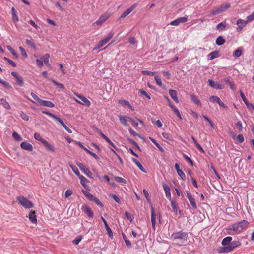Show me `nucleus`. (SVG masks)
Listing matches in <instances>:
<instances>
[{"label": "nucleus", "mask_w": 254, "mask_h": 254, "mask_svg": "<svg viewBox=\"0 0 254 254\" xmlns=\"http://www.w3.org/2000/svg\"><path fill=\"white\" fill-rule=\"evenodd\" d=\"M232 240V238L230 236H228L223 239L222 241V245L224 246H226L230 244L231 241Z\"/></svg>", "instance_id": "21"}, {"label": "nucleus", "mask_w": 254, "mask_h": 254, "mask_svg": "<svg viewBox=\"0 0 254 254\" xmlns=\"http://www.w3.org/2000/svg\"><path fill=\"white\" fill-rule=\"evenodd\" d=\"M118 103L123 106H127L131 108V106L129 102L126 100H120L118 101Z\"/></svg>", "instance_id": "30"}, {"label": "nucleus", "mask_w": 254, "mask_h": 254, "mask_svg": "<svg viewBox=\"0 0 254 254\" xmlns=\"http://www.w3.org/2000/svg\"><path fill=\"white\" fill-rule=\"evenodd\" d=\"M237 138L240 143H242L244 141V137L242 134L238 135Z\"/></svg>", "instance_id": "61"}, {"label": "nucleus", "mask_w": 254, "mask_h": 254, "mask_svg": "<svg viewBox=\"0 0 254 254\" xmlns=\"http://www.w3.org/2000/svg\"><path fill=\"white\" fill-rule=\"evenodd\" d=\"M170 202H171V207L173 209V211L174 212L177 213V211H178V208H177V204L173 200H171V201H170Z\"/></svg>", "instance_id": "45"}, {"label": "nucleus", "mask_w": 254, "mask_h": 254, "mask_svg": "<svg viewBox=\"0 0 254 254\" xmlns=\"http://www.w3.org/2000/svg\"><path fill=\"white\" fill-rule=\"evenodd\" d=\"M178 175L183 180H185L186 179V175L183 171L181 170H178L177 172Z\"/></svg>", "instance_id": "50"}, {"label": "nucleus", "mask_w": 254, "mask_h": 254, "mask_svg": "<svg viewBox=\"0 0 254 254\" xmlns=\"http://www.w3.org/2000/svg\"><path fill=\"white\" fill-rule=\"evenodd\" d=\"M0 104L6 109H10L11 108L9 104L4 99L0 100Z\"/></svg>", "instance_id": "25"}, {"label": "nucleus", "mask_w": 254, "mask_h": 254, "mask_svg": "<svg viewBox=\"0 0 254 254\" xmlns=\"http://www.w3.org/2000/svg\"><path fill=\"white\" fill-rule=\"evenodd\" d=\"M151 223L152 228L154 229V230H155V224H156V218H155V215L154 212V209L153 207H151Z\"/></svg>", "instance_id": "16"}, {"label": "nucleus", "mask_w": 254, "mask_h": 254, "mask_svg": "<svg viewBox=\"0 0 254 254\" xmlns=\"http://www.w3.org/2000/svg\"><path fill=\"white\" fill-rule=\"evenodd\" d=\"M50 57V55L49 54H46L45 55L40 57V59L43 61V62L45 63V64H48L49 63V59Z\"/></svg>", "instance_id": "27"}, {"label": "nucleus", "mask_w": 254, "mask_h": 254, "mask_svg": "<svg viewBox=\"0 0 254 254\" xmlns=\"http://www.w3.org/2000/svg\"><path fill=\"white\" fill-rule=\"evenodd\" d=\"M36 63L39 67H41L43 65V62L41 59H37L36 60Z\"/></svg>", "instance_id": "63"}, {"label": "nucleus", "mask_w": 254, "mask_h": 254, "mask_svg": "<svg viewBox=\"0 0 254 254\" xmlns=\"http://www.w3.org/2000/svg\"><path fill=\"white\" fill-rule=\"evenodd\" d=\"M77 165L78 167L83 171V172L88 177L90 178H92V173L90 171V170L82 163L78 162L77 163Z\"/></svg>", "instance_id": "6"}, {"label": "nucleus", "mask_w": 254, "mask_h": 254, "mask_svg": "<svg viewBox=\"0 0 254 254\" xmlns=\"http://www.w3.org/2000/svg\"><path fill=\"white\" fill-rule=\"evenodd\" d=\"M29 219L31 222L35 223L37 222V218L34 211H31L29 214Z\"/></svg>", "instance_id": "17"}, {"label": "nucleus", "mask_w": 254, "mask_h": 254, "mask_svg": "<svg viewBox=\"0 0 254 254\" xmlns=\"http://www.w3.org/2000/svg\"><path fill=\"white\" fill-rule=\"evenodd\" d=\"M19 49L21 52L22 55L25 57H27V54L26 51L25 50V49L24 48H23L22 47H19Z\"/></svg>", "instance_id": "58"}, {"label": "nucleus", "mask_w": 254, "mask_h": 254, "mask_svg": "<svg viewBox=\"0 0 254 254\" xmlns=\"http://www.w3.org/2000/svg\"><path fill=\"white\" fill-rule=\"evenodd\" d=\"M113 35L114 33L110 32L104 39L100 40L98 42L97 45L94 47V50H97L102 47L109 42V41L113 37Z\"/></svg>", "instance_id": "3"}, {"label": "nucleus", "mask_w": 254, "mask_h": 254, "mask_svg": "<svg viewBox=\"0 0 254 254\" xmlns=\"http://www.w3.org/2000/svg\"><path fill=\"white\" fill-rule=\"evenodd\" d=\"M119 120L120 122L124 126L127 125V120L125 116H120Z\"/></svg>", "instance_id": "39"}, {"label": "nucleus", "mask_w": 254, "mask_h": 254, "mask_svg": "<svg viewBox=\"0 0 254 254\" xmlns=\"http://www.w3.org/2000/svg\"><path fill=\"white\" fill-rule=\"evenodd\" d=\"M143 194H144L146 199L147 200V201L148 202H150V198L149 197V195L148 191L145 189H144L143 190Z\"/></svg>", "instance_id": "56"}, {"label": "nucleus", "mask_w": 254, "mask_h": 254, "mask_svg": "<svg viewBox=\"0 0 254 254\" xmlns=\"http://www.w3.org/2000/svg\"><path fill=\"white\" fill-rule=\"evenodd\" d=\"M183 157H184V158L187 161H188V162L190 163L192 165H193V162H192V160L188 156H187L186 154H184L183 155Z\"/></svg>", "instance_id": "59"}, {"label": "nucleus", "mask_w": 254, "mask_h": 254, "mask_svg": "<svg viewBox=\"0 0 254 254\" xmlns=\"http://www.w3.org/2000/svg\"><path fill=\"white\" fill-rule=\"evenodd\" d=\"M219 56V53L217 51H214L208 55V59L212 60Z\"/></svg>", "instance_id": "18"}, {"label": "nucleus", "mask_w": 254, "mask_h": 254, "mask_svg": "<svg viewBox=\"0 0 254 254\" xmlns=\"http://www.w3.org/2000/svg\"><path fill=\"white\" fill-rule=\"evenodd\" d=\"M31 95L32 97V98L35 100V101H34V102L38 104L41 99L39 98L35 93L33 92L31 93Z\"/></svg>", "instance_id": "40"}, {"label": "nucleus", "mask_w": 254, "mask_h": 254, "mask_svg": "<svg viewBox=\"0 0 254 254\" xmlns=\"http://www.w3.org/2000/svg\"><path fill=\"white\" fill-rule=\"evenodd\" d=\"M245 104H246V105L247 106V108L250 110H252H252H254V105L252 103H249L248 101H247Z\"/></svg>", "instance_id": "52"}, {"label": "nucleus", "mask_w": 254, "mask_h": 254, "mask_svg": "<svg viewBox=\"0 0 254 254\" xmlns=\"http://www.w3.org/2000/svg\"><path fill=\"white\" fill-rule=\"evenodd\" d=\"M17 200L19 201V203L24 207L26 208H32L33 205L32 202L30 201L28 199H27L25 197L23 196H20L17 197Z\"/></svg>", "instance_id": "4"}, {"label": "nucleus", "mask_w": 254, "mask_h": 254, "mask_svg": "<svg viewBox=\"0 0 254 254\" xmlns=\"http://www.w3.org/2000/svg\"><path fill=\"white\" fill-rule=\"evenodd\" d=\"M58 122L69 133H72V130L68 127L67 126L65 125V124L63 122V121L60 118L59 119Z\"/></svg>", "instance_id": "26"}, {"label": "nucleus", "mask_w": 254, "mask_h": 254, "mask_svg": "<svg viewBox=\"0 0 254 254\" xmlns=\"http://www.w3.org/2000/svg\"><path fill=\"white\" fill-rule=\"evenodd\" d=\"M230 7V4H225L221 5L219 8H218L220 13L225 11L227 9H228Z\"/></svg>", "instance_id": "24"}, {"label": "nucleus", "mask_w": 254, "mask_h": 254, "mask_svg": "<svg viewBox=\"0 0 254 254\" xmlns=\"http://www.w3.org/2000/svg\"><path fill=\"white\" fill-rule=\"evenodd\" d=\"M225 40L221 36H219L216 40V43L219 46L223 45L225 43Z\"/></svg>", "instance_id": "22"}, {"label": "nucleus", "mask_w": 254, "mask_h": 254, "mask_svg": "<svg viewBox=\"0 0 254 254\" xmlns=\"http://www.w3.org/2000/svg\"><path fill=\"white\" fill-rule=\"evenodd\" d=\"M72 194V190H71L70 189H68L66 190L65 193V195L66 197H68L69 196L71 195Z\"/></svg>", "instance_id": "64"}, {"label": "nucleus", "mask_w": 254, "mask_h": 254, "mask_svg": "<svg viewBox=\"0 0 254 254\" xmlns=\"http://www.w3.org/2000/svg\"><path fill=\"white\" fill-rule=\"evenodd\" d=\"M137 6V4H134L129 8L127 9L120 16L119 20H121L129 14Z\"/></svg>", "instance_id": "7"}, {"label": "nucleus", "mask_w": 254, "mask_h": 254, "mask_svg": "<svg viewBox=\"0 0 254 254\" xmlns=\"http://www.w3.org/2000/svg\"><path fill=\"white\" fill-rule=\"evenodd\" d=\"M25 42L27 45L31 46V47L33 48L34 49H36L35 44L34 42H33L31 40L26 39Z\"/></svg>", "instance_id": "47"}, {"label": "nucleus", "mask_w": 254, "mask_h": 254, "mask_svg": "<svg viewBox=\"0 0 254 254\" xmlns=\"http://www.w3.org/2000/svg\"><path fill=\"white\" fill-rule=\"evenodd\" d=\"M187 17H182L172 21L170 24L171 25L177 26L180 23H185L187 21Z\"/></svg>", "instance_id": "9"}, {"label": "nucleus", "mask_w": 254, "mask_h": 254, "mask_svg": "<svg viewBox=\"0 0 254 254\" xmlns=\"http://www.w3.org/2000/svg\"><path fill=\"white\" fill-rule=\"evenodd\" d=\"M128 119L131 122L132 126H133L134 127H138V123L137 121H135L130 117H128Z\"/></svg>", "instance_id": "46"}, {"label": "nucleus", "mask_w": 254, "mask_h": 254, "mask_svg": "<svg viewBox=\"0 0 254 254\" xmlns=\"http://www.w3.org/2000/svg\"><path fill=\"white\" fill-rule=\"evenodd\" d=\"M16 81V83L18 85L21 87L23 86V81L22 77L19 75L17 78H15Z\"/></svg>", "instance_id": "32"}, {"label": "nucleus", "mask_w": 254, "mask_h": 254, "mask_svg": "<svg viewBox=\"0 0 254 254\" xmlns=\"http://www.w3.org/2000/svg\"><path fill=\"white\" fill-rule=\"evenodd\" d=\"M190 98L191 101L194 103L195 104L197 105H200L201 103L199 100L197 98V97L194 94L190 95Z\"/></svg>", "instance_id": "23"}, {"label": "nucleus", "mask_w": 254, "mask_h": 254, "mask_svg": "<svg viewBox=\"0 0 254 254\" xmlns=\"http://www.w3.org/2000/svg\"><path fill=\"white\" fill-rule=\"evenodd\" d=\"M75 95L78 98H79L82 101V102H81V101H79L76 99L75 101L77 103L81 104L86 105L87 106H90V102L85 97H84L82 95H81L77 94H76Z\"/></svg>", "instance_id": "8"}, {"label": "nucleus", "mask_w": 254, "mask_h": 254, "mask_svg": "<svg viewBox=\"0 0 254 254\" xmlns=\"http://www.w3.org/2000/svg\"><path fill=\"white\" fill-rule=\"evenodd\" d=\"M208 82H209V85L212 88H216L217 83H216L214 81H213L212 80H211V79H209L208 80Z\"/></svg>", "instance_id": "57"}, {"label": "nucleus", "mask_w": 254, "mask_h": 254, "mask_svg": "<svg viewBox=\"0 0 254 254\" xmlns=\"http://www.w3.org/2000/svg\"><path fill=\"white\" fill-rule=\"evenodd\" d=\"M225 22H221L219 23L216 26V29L220 31L224 30L225 29Z\"/></svg>", "instance_id": "29"}, {"label": "nucleus", "mask_w": 254, "mask_h": 254, "mask_svg": "<svg viewBox=\"0 0 254 254\" xmlns=\"http://www.w3.org/2000/svg\"><path fill=\"white\" fill-rule=\"evenodd\" d=\"M132 161L138 167L139 169L144 172H145L143 166L141 164V163L136 159L132 158Z\"/></svg>", "instance_id": "28"}, {"label": "nucleus", "mask_w": 254, "mask_h": 254, "mask_svg": "<svg viewBox=\"0 0 254 254\" xmlns=\"http://www.w3.org/2000/svg\"><path fill=\"white\" fill-rule=\"evenodd\" d=\"M186 193L187 194V197L188 199H189V201L191 206H192V208L195 210L196 209L197 207V205L196 203L195 199L192 196L191 194L190 193V192L189 191L186 190Z\"/></svg>", "instance_id": "5"}, {"label": "nucleus", "mask_w": 254, "mask_h": 254, "mask_svg": "<svg viewBox=\"0 0 254 254\" xmlns=\"http://www.w3.org/2000/svg\"><path fill=\"white\" fill-rule=\"evenodd\" d=\"M154 79L157 85H158L159 86H161L162 85V80L160 77H159L158 76H156L154 77Z\"/></svg>", "instance_id": "54"}, {"label": "nucleus", "mask_w": 254, "mask_h": 254, "mask_svg": "<svg viewBox=\"0 0 254 254\" xmlns=\"http://www.w3.org/2000/svg\"><path fill=\"white\" fill-rule=\"evenodd\" d=\"M114 180L115 181L121 184H126L127 183V181L125 179L118 176L115 177Z\"/></svg>", "instance_id": "33"}, {"label": "nucleus", "mask_w": 254, "mask_h": 254, "mask_svg": "<svg viewBox=\"0 0 254 254\" xmlns=\"http://www.w3.org/2000/svg\"><path fill=\"white\" fill-rule=\"evenodd\" d=\"M248 23V21L243 20L242 19H238L237 21V25L238 27L237 29L238 31H240L242 30L243 28Z\"/></svg>", "instance_id": "11"}, {"label": "nucleus", "mask_w": 254, "mask_h": 254, "mask_svg": "<svg viewBox=\"0 0 254 254\" xmlns=\"http://www.w3.org/2000/svg\"><path fill=\"white\" fill-rule=\"evenodd\" d=\"M47 115L49 116H50V117L53 118V119H54L57 121H59V119H60V118L58 117V116H57L55 115L54 114H53L52 113H51L50 112H49V113H47Z\"/></svg>", "instance_id": "62"}, {"label": "nucleus", "mask_w": 254, "mask_h": 254, "mask_svg": "<svg viewBox=\"0 0 254 254\" xmlns=\"http://www.w3.org/2000/svg\"><path fill=\"white\" fill-rule=\"evenodd\" d=\"M12 19L14 22H16L18 21V17L16 14V11L14 9V8H12Z\"/></svg>", "instance_id": "38"}, {"label": "nucleus", "mask_w": 254, "mask_h": 254, "mask_svg": "<svg viewBox=\"0 0 254 254\" xmlns=\"http://www.w3.org/2000/svg\"><path fill=\"white\" fill-rule=\"evenodd\" d=\"M34 137L36 140L40 141L41 143H43V141H45V139L42 138L38 133H35L34 134Z\"/></svg>", "instance_id": "36"}, {"label": "nucleus", "mask_w": 254, "mask_h": 254, "mask_svg": "<svg viewBox=\"0 0 254 254\" xmlns=\"http://www.w3.org/2000/svg\"><path fill=\"white\" fill-rule=\"evenodd\" d=\"M84 194L90 200H91V201H93V200L96 197L95 196H94L93 195H92V194H91L90 192H89L88 191H85L84 192Z\"/></svg>", "instance_id": "34"}, {"label": "nucleus", "mask_w": 254, "mask_h": 254, "mask_svg": "<svg viewBox=\"0 0 254 254\" xmlns=\"http://www.w3.org/2000/svg\"><path fill=\"white\" fill-rule=\"evenodd\" d=\"M125 215L128 220H130V221H132V216L130 214V213H129V212H128L127 211H126L125 212Z\"/></svg>", "instance_id": "60"}, {"label": "nucleus", "mask_w": 254, "mask_h": 254, "mask_svg": "<svg viewBox=\"0 0 254 254\" xmlns=\"http://www.w3.org/2000/svg\"><path fill=\"white\" fill-rule=\"evenodd\" d=\"M109 16L107 14H103L101 15L98 20H97L95 23H94L93 25H99L100 26L101 24L104 23L108 18Z\"/></svg>", "instance_id": "10"}, {"label": "nucleus", "mask_w": 254, "mask_h": 254, "mask_svg": "<svg viewBox=\"0 0 254 254\" xmlns=\"http://www.w3.org/2000/svg\"><path fill=\"white\" fill-rule=\"evenodd\" d=\"M249 222L248 221L243 220L242 221L236 222L233 225L229 226L227 230L233 231L235 233H239L241 232L243 230L248 227Z\"/></svg>", "instance_id": "2"}, {"label": "nucleus", "mask_w": 254, "mask_h": 254, "mask_svg": "<svg viewBox=\"0 0 254 254\" xmlns=\"http://www.w3.org/2000/svg\"><path fill=\"white\" fill-rule=\"evenodd\" d=\"M21 147L24 150L31 151L33 150V146L32 145L26 141L22 142L20 144Z\"/></svg>", "instance_id": "12"}, {"label": "nucleus", "mask_w": 254, "mask_h": 254, "mask_svg": "<svg viewBox=\"0 0 254 254\" xmlns=\"http://www.w3.org/2000/svg\"><path fill=\"white\" fill-rule=\"evenodd\" d=\"M70 167L71 168L73 172L77 176H79L80 172L79 171L78 168L76 167L75 165H70Z\"/></svg>", "instance_id": "37"}, {"label": "nucleus", "mask_w": 254, "mask_h": 254, "mask_svg": "<svg viewBox=\"0 0 254 254\" xmlns=\"http://www.w3.org/2000/svg\"><path fill=\"white\" fill-rule=\"evenodd\" d=\"M82 237L81 236H78L75 238L72 241L73 244L77 245L82 240Z\"/></svg>", "instance_id": "43"}, {"label": "nucleus", "mask_w": 254, "mask_h": 254, "mask_svg": "<svg viewBox=\"0 0 254 254\" xmlns=\"http://www.w3.org/2000/svg\"><path fill=\"white\" fill-rule=\"evenodd\" d=\"M38 105L51 108L55 106V105L53 102L49 101L43 100L42 99H41Z\"/></svg>", "instance_id": "14"}, {"label": "nucleus", "mask_w": 254, "mask_h": 254, "mask_svg": "<svg viewBox=\"0 0 254 254\" xmlns=\"http://www.w3.org/2000/svg\"><path fill=\"white\" fill-rule=\"evenodd\" d=\"M12 136L16 141H20L22 139L21 137L16 132L12 133Z\"/></svg>", "instance_id": "48"}, {"label": "nucleus", "mask_w": 254, "mask_h": 254, "mask_svg": "<svg viewBox=\"0 0 254 254\" xmlns=\"http://www.w3.org/2000/svg\"><path fill=\"white\" fill-rule=\"evenodd\" d=\"M99 134L100 136L103 138L107 142H108L114 148H116L115 145L110 140L109 138H108L104 134H103L101 131L99 132Z\"/></svg>", "instance_id": "20"}, {"label": "nucleus", "mask_w": 254, "mask_h": 254, "mask_svg": "<svg viewBox=\"0 0 254 254\" xmlns=\"http://www.w3.org/2000/svg\"><path fill=\"white\" fill-rule=\"evenodd\" d=\"M172 109L174 111V113L179 118L180 120L182 119V116L179 112V110L175 107H172Z\"/></svg>", "instance_id": "35"}, {"label": "nucleus", "mask_w": 254, "mask_h": 254, "mask_svg": "<svg viewBox=\"0 0 254 254\" xmlns=\"http://www.w3.org/2000/svg\"><path fill=\"white\" fill-rule=\"evenodd\" d=\"M42 143L47 150H49L52 152H54L55 151V148L54 147V146L51 144H49L48 142V141H47L46 140H45V141H43V142Z\"/></svg>", "instance_id": "19"}, {"label": "nucleus", "mask_w": 254, "mask_h": 254, "mask_svg": "<svg viewBox=\"0 0 254 254\" xmlns=\"http://www.w3.org/2000/svg\"><path fill=\"white\" fill-rule=\"evenodd\" d=\"M7 49L11 53V54L14 56V57L17 59L18 58V56L17 54L15 52L14 50L12 48L11 46L9 45L6 46Z\"/></svg>", "instance_id": "31"}, {"label": "nucleus", "mask_w": 254, "mask_h": 254, "mask_svg": "<svg viewBox=\"0 0 254 254\" xmlns=\"http://www.w3.org/2000/svg\"><path fill=\"white\" fill-rule=\"evenodd\" d=\"M171 239L174 241L178 240L179 242L178 245H182L187 243L188 234L186 232L178 231L173 233L171 236Z\"/></svg>", "instance_id": "1"}, {"label": "nucleus", "mask_w": 254, "mask_h": 254, "mask_svg": "<svg viewBox=\"0 0 254 254\" xmlns=\"http://www.w3.org/2000/svg\"><path fill=\"white\" fill-rule=\"evenodd\" d=\"M210 101L214 102V103H217L218 104V102L220 100V99L219 97L215 96H212L209 98Z\"/></svg>", "instance_id": "42"}, {"label": "nucleus", "mask_w": 254, "mask_h": 254, "mask_svg": "<svg viewBox=\"0 0 254 254\" xmlns=\"http://www.w3.org/2000/svg\"><path fill=\"white\" fill-rule=\"evenodd\" d=\"M234 248L232 247V245L230 244L227 246H226L224 248L223 252L225 253H228L232 251Z\"/></svg>", "instance_id": "44"}, {"label": "nucleus", "mask_w": 254, "mask_h": 254, "mask_svg": "<svg viewBox=\"0 0 254 254\" xmlns=\"http://www.w3.org/2000/svg\"><path fill=\"white\" fill-rule=\"evenodd\" d=\"M162 135L163 136V137H164L169 141H172L173 140L172 136L169 133L163 132L162 133Z\"/></svg>", "instance_id": "41"}, {"label": "nucleus", "mask_w": 254, "mask_h": 254, "mask_svg": "<svg viewBox=\"0 0 254 254\" xmlns=\"http://www.w3.org/2000/svg\"><path fill=\"white\" fill-rule=\"evenodd\" d=\"M242 54V51L239 49H237L234 53L233 56L236 57H240Z\"/></svg>", "instance_id": "53"}, {"label": "nucleus", "mask_w": 254, "mask_h": 254, "mask_svg": "<svg viewBox=\"0 0 254 254\" xmlns=\"http://www.w3.org/2000/svg\"><path fill=\"white\" fill-rule=\"evenodd\" d=\"M81 210L82 211L85 212L87 214L88 217H93V214L91 210V209L86 205H84L82 206Z\"/></svg>", "instance_id": "13"}, {"label": "nucleus", "mask_w": 254, "mask_h": 254, "mask_svg": "<svg viewBox=\"0 0 254 254\" xmlns=\"http://www.w3.org/2000/svg\"><path fill=\"white\" fill-rule=\"evenodd\" d=\"M78 177H79V178L80 180L81 184L83 186H84V183L85 182H87V179L85 177H84L83 176L81 175L80 174L79 176H78Z\"/></svg>", "instance_id": "49"}, {"label": "nucleus", "mask_w": 254, "mask_h": 254, "mask_svg": "<svg viewBox=\"0 0 254 254\" xmlns=\"http://www.w3.org/2000/svg\"><path fill=\"white\" fill-rule=\"evenodd\" d=\"M3 59L5 61H7L12 66L15 67L16 66V64L12 60L9 59L8 58L4 57Z\"/></svg>", "instance_id": "51"}, {"label": "nucleus", "mask_w": 254, "mask_h": 254, "mask_svg": "<svg viewBox=\"0 0 254 254\" xmlns=\"http://www.w3.org/2000/svg\"><path fill=\"white\" fill-rule=\"evenodd\" d=\"M169 93L172 99L176 103L179 102V100L177 97V93L176 90L170 89Z\"/></svg>", "instance_id": "15"}, {"label": "nucleus", "mask_w": 254, "mask_h": 254, "mask_svg": "<svg viewBox=\"0 0 254 254\" xmlns=\"http://www.w3.org/2000/svg\"><path fill=\"white\" fill-rule=\"evenodd\" d=\"M51 81L54 83V84L55 85L59 86L60 88H61V89H64V86L63 84L57 82L56 81H55L54 79H51Z\"/></svg>", "instance_id": "55"}]
</instances>
